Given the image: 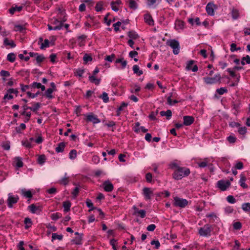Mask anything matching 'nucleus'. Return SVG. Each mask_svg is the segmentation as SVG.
Segmentation results:
<instances>
[{
    "instance_id": "1",
    "label": "nucleus",
    "mask_w": 250,
    "mask_h": 250,
    "mask_svg": "<svg viewBox=\"0 0 250 250\" xmlns=\"http://www.w3.org/2000/svg\"><path fill=\"white\" fill-rule=\"evenodd\" d=\"M190 173L189 168L185 167H180L177 169L174 170L172 174V177L176 180H180L184 177L188 176Z\"/></svg>"
},
{
    "instance_id": "2",
    "label": "nucleus",
    "mask_w": 250,
    "mask_h": 250,
    "mask_svg": "<svg viewBox=\"0 0 250 250\" xmlns=\"http://www.w3.org/2000/svg\"><path fill=\"white\" fill-rule=\"evenodd\" d=\"M167 44L173 49V53L175 55H177L179 53L180 45L177 41L170 40L167 42Z\"/></svg>"
},
{
    "instance_id": "3",
    "label": "nucleus",
    "mask_w": 250,
    "mask_h": 250,
    "mask_svg": "<svg viewBox=\"0 0 250 250\" xmlns=\"http://www.w3.org/2000/svg\"><path fill=\"white\" fill-rule=\"evenodd\" d=\"M188 202L185 199H182L178 197L174 198L173 205L175 207L185 208L188 205Z\"/></svg>"
},
{
    "instance_id": "4",
    "label": "nucleus",
    "mask_w": 250,
    "mask_h": 250,
    "mask_svg": "<svg viewBox=\"0 0 250 250\" xmlns=\"http://www.w3.org/2000/svg\"><path fill=\"white\" fill-rule=\"evenodd\" d=\"M221 78L220 74H217L214 77H206L204 78V79L206 83L212 84L220 82Z\"/></svg>"
},
{
    "instance_id": "5",
    "label": "nucleus",
    "mask_w": 250,
    "mask_h": 250,
    "mask_svg": "<svg viewBox=\"0 0 250 250\" xmlns=\"http://www.w3.org/2000/svg\"><path fill=\"white\" fill-rule=\"evenodd\" d=\"M217 187L221 190L225 191L230 185V183L229 181L220 180L217 182Z\"/></svg>"
},
{
    "instance_id": "6",
    "label": "nucleus",
    "mask_w": 250,
    "mask_h": 250,
    "mask_svg": "<svg viewBox=\"0 0 250 250\" xmlns=\"http://www.w3.org/2000/svg\"><path fill=\"white\" fill-rule=\"evenodd\" d=\"M211 229L208 225H205L204 227L201 228L199 230L200 235L207 236L210 235Z\"/></svg>"
},
{
    "instance_id": "7",
    "label": "nucleus",
    "mask_w": 250,
    "mask_h": 250,
    "mask_svg": "<svg viewBox=\"0 0 250 250\" xmlns=\"http://www.w3.org/2000/svg\"><path fill=\"white\" fill-rule=\"evenodd\" d=\"M86 121L87 122H92L93 124H97L100 122V120L92 113L86 116Z\"/></svg>"
},
{
    "instance_id": "8",
    "label": "nucleus",
    "mask_w": 250,
    "mask_h": 250,
    "mask_svg": "<svg viewBox=\"0 0 250 250\" xmlns=\"http://www.w3.org/2000/svg\"><path fill=\"white\" fill-rule=\"evenodd\" d=\"M19 200L18 196H13L10 194L8 195V198L7 199V204L9 208H12L13 204H16Z\"/></svg>"
},
{
    "instance_id": "9",
    "label": "nucleus",
    "mask_w": 250,
    "mask_h": 250,
    "mask_svg": "<svg viewBox=\"0 0 250 250\" xmlns=\"http://www.w3.org/2000/svg\"><path fill=\"white\" fill-rule=\"evenodd\" d=\"M103 186L104 190L107 192H111L113 189V185L109 180L104 182Z\"/></svg>"
},
{
    "instance_id": "10",
    "label": "nucleus",
    "mask_w": 250,
    "mask_h": 250,
    "mask_svg": "<svg viewBox=\"0 0 250 250\" xmlns=\"http://www.w3.org/2000/svg\"><path fill=\"white\" fill-rule=\"evenodd\" d=\"M143 191L145 199L146 200L150 199L151 195H153V191L151 190V188H144Z\"/></svg>"
},
{
    "instance_id": "11",
    "label": "nucleus",
    "mask_w": 250,
    "mask_h": 250,
    "mask_svg": "<svg viewBox=\"0 0 250 250\" xmlns=\"http://www.w3.org/2000/svg\"><path fill=\"white\" fill-rule=\"evenodd\" d=\"M215 5L213 3L209 2L206 6V11L208 15L213 16L214 14V8Z\"/></svg>"
},
{
    "instance_id": "12",
    "label": "nucleus",
    "mask_w": 250,
    "mask_h": 250,
    "mask_svg": "<svg viewBox=\"0 0 250 250\" xmlns=\"http://www.w3.org/2000/svg\"><path fill=\"white\" fill-rule=\"evenodd\" d=\"M184 125H191L194 121V119L192 116H185L183 117Z\"/></svg>"
},
{
    "instance_id": "13",
    "label": "nucleus",
    "mask_w": 250,
    "mask_h": 250,
    "mask_svg": "<svg viewBox=\"0 0 250 250\" xmlns=\"http://www.w3.org/2000/svg\"><path fill=\"white\" fill-rule=\"evenodd\" d=\"M55 26L53 27V30H60L61 29L63 24L62 21H60L57 19H55L52 23Z\"/></svg>"
},
{
    "instance_id": "14",
    "label": "nucleus",
    "mask_w": 250,
    "mask_h": 250,
    "mask_svg": "<svg viewBox=\"0 0 250 250\" xmlns=\"http://www.w3.org/2000/svg\"><path fill=\"white\" fill-rule=\"evenodd\" d=\"M28 208L33 213H39L41 211L40 207L36 206L35 204H31L28 207Z\"/></svg>"
},
{
    "instance_id": "15",
    "label": "nucleus",
    "mask_w": 250,
    "mask_h": 250,
    "mask_svg": "<svg viewBox=\"0 0 250 250\" xmlns=\"http://www.w3.org/2000/svg\"><path fill=\"white\" fill-rule=\"evenodd\" d=\"M144 20L146 23L150 25H154V21L150 15L147 14L144 15Z\"/></svg>"
},
{
    "instance_id": "16",
    "label": "nucleus",
    "mask_w": 250,
    "mask_h": 250,
    "mask_svg": "<svg viewBox=\"0 0 250 250\" xmlns=\"http://www.w3.org/2000/svg\"><path fill=\"white\" fill-rule=\"evenodd\" d=\"M65 146V143L63 142H61L58 145V146L56 147L55 150L57 153L62 152L64 151Z\"/></svg>"
},
{
    "instance_id": "17",
    "label": "nucleus",
    "mask_w": 250,
    "mask_h": 250,
    "mask_svg": "<svg viewBox=\"0 0 250 250\" xmlns=\"http://www.w3.org/2000/svg\"><path fill=\"white\" fill-rule=\"evenodd\" d=\"M71 203L69 201H66L63 202V207L64 208V211L67 212L70 210Z\"/></svg>"
},
{
    "instance_id": "18",
    "label": "nucleus",
    "mask_w": 250,
    "mask_h": 250,
    "mask_svg": "<svg viewBox=\"0 0 250 250\" xmlns=\"http://www.w3.org/2000/svg\"><path fill=\"white\" fill-rule=\"evenodd\" d=\"M241 178L240 179V184L242 187L244 188H248L247 185L245 183V181L246 180V178L245 176L243 174H241Z\"/></svg>"
},
{
    "instance_id": "19",
    "label": "nucleus",
    "mask_w": 250,
    "mask_h": 250,
    "mask_svg": "<svg viewBox=\"0 0 250 250\" xmlns=\"http://www.w3.org/2000/svg\"><path fill=\"white\" fill-rule=\"evenodd\" d=\"M160 115L162 116H166L167 119H169L172 116V112L170 110H167L166 111H162L160 112Z\"/></svg>"
},
{
    "instance_id": "20",
    "label": "nucleus",
    "mask_w": 250,
    "mask_h": 250,
    "mask_svg": "<svg viewBox=\"0 0 250 250\" xmlns=\"http://www.w3.org/2000/svg\"><path fill=\"white\" fill-rule=\"evenodd\" d=\"M23 7L22 6H16V7H12L11 8L9 9V13L13 15L14 14L16 11H18L19 12L21 11Z\"/></svg>"
},
{
    "instance_id": "21",
    "label": "nucleus",
    "mask_w": 250,
    "mask_h": 250,
    "mask_svg": "<svg viewBox=\"0 0 250 250\" xmlns=\"http://www.w3.org/2000/svg\"><path fill=\"white\" fill-rule=\"evenodd\" d=\"M82 235L83 234H81V235L78 237H75L74 239L72 240L74 243L77 245H81L82 244Z\"/></svg>"
},
{
    "instance_id": "22",
    "label": "nucleus",
    "mask_w": 250,
    "mask_h": 250,
    "mask_svg": "<svg viewBox=\"0 0 250 250\" xmlns=\"http://www.w3.org/2000/svg\"><path fill=\"white\" fill-rule=\"evenodd\" d=\"M128 36L131 39L135 40L139 37V36L134 31H130L128 33Z\"/></svg>"
},
{
    "instance_id": "23",
    "label": "nucleus",
    "mask_w": 250,
    "mask_h": 250,
    "mask_svg": "<svg viewBox=\"0 0 250 250\" xmlns=\"http://www.w3.org/2000/svg\"><path fill=\"white\" fill-rule=\"evenodd\" d=\"M16 59V55L13 53H10L7 56V60L11 62H13Z\"/></svg>"
},
{
    "instance_id": "24",
    "label": "nucleus",
    "mask_w": 250,
    "mask_h": 250,
    "mask_svg": "<svg viewBox=\"0 0 250 250\" xmlns=\"http://www.w3.org/2000/svg\"><path fill=\"white\" fill-rule=\"evenodd\" d=\"M133 71L134 74L140 76L143 74V71L139 70V67L137 65H134L133 66Z\"/></svg>"
},
{
    "instance_id": "25",
    "label": "nucleus",
    "mask_w": 250,
    "mask_h": 250,
    "mask_svg": "<svg viewBox=\"0 0 250 250\" xmlns=\"http://www.w3.org/2000/svg\"><path fill=\"white\" fill-rule=\"evenodd\" d=\"M4 44L5 45H9L11 47H14L16 46V44L14 43L13 41H9L7 38H5L4 40Z\"/></svg>"
},
{
    "instance_id": "26",
    "label": "nucleus",
    "mask_w": 250,
    "mask_h": 250,
    "mask_svg": "<svg viewBox=\"0 0 250 250\" xmlns=\"http://www.w3.org/2000/svg\"><path fill=\"white\" fill-rule=\"evenodd\" d=\"M231 15L232 18L236 20L239 17V12L238 10L233 8L231 11Z\"/></svg>"
},
{
    "instance_id": "27",
    "label": "nucleus",
    "mask_w": 250,
    "mask_h": 250,
    "mask_svg": "<svg viewBox=\"0 0 250 250\" xmlns=\"http://www.w3.org/2000/svg\"><path fill=\"white\" fill-rule=\"evenodd\" d=\"M53 89L51 88H48L45 91L44 95L47 98L49 99H51L53 98L52 95H51L53 91Z\"/></svg>"
},
{
    "instance_id": "28",
    "label": "nucleus",
    "mask_w": 250,
    "mask_h": 250,
    "mask_svg": "<svg viewBox=\"0 0 250 250\" xmlns=\"http://www.w3.org/2000/svg\"><path fill=\"white\" fill-rule=\"evenodd\" d=\"M89 81L94 83L96 85H98L100 83V79H96L94 76H90L89 77Z\"/></svg>"
},
{
    "instance_id": "29",
    "label": "nucleus",
    "mask_w": 250,
    "mask_h": 250,
    "mask_svg": "<svg viewBox=\"0 0 250 250\" xmlns=\"http://www.w3.org/2000/svg\"><path fill=\"white\" fill-rule=\"evenodd\" d=\"M86 206H87V207L90 208L88 210L89 212L91 211L92 210L96 209L97 208H96L93 207V203H92L91 200H89V199H87L86 200Z\"/></svg>"
},
{
    "instance_id": "30",
    "label": "nucleus",
    "mask_w": 250,
    "mask_h": 250,
    "mask_svg": "<svg viewBox=\"0 0 250 250\" xmlns=\"http://www.w3.org/2000/svg\"><path fill=\"white\" fill-rule=\"evenodd\" d=\"M77 152L75 149H72L70 151L69 156L71 160L74 159L77 157Z\"/></svg>"
},
{
    "instance_id": "31",
    "label": "nucleus",
    "mask_w": 250,
    "mask_h": 250,
    "mask_svg": "<svg viewBox=\"0 0 250 250\" xmlns=\"http://www.w3.org/2000/svg\"><path fill=\"white\" fill-rule=\"evenodd\" d=\"M129 7L132 9H136L137 8V4L133 0H129Z\"/></svg>"
},
{
    "instance_id": "32",
    "label": "nucleus",
    "mask_w": 250,
    "mask_h": 250,
    "mask_svg": "<svg viewBox=\"0 0 250 250\" xmlns=\"http://www.w3.org/2000/svg\"><path fill=\"white\" fill-rule=\"evenodd\" d=\"M116 63H121L122 64V68H124L125 67L127 64L126 61H124L123 58L118 59L116 61Z\"/></svg>"
},
{
    "instance_id": "33",
    "label": "nucleus",
    "mask_w": 250,
    "mask_h": 250,
    "mask_svg": "<svg viewBox=\"0 0 250 250\" xmlns=\"http://www.w3.org/2000/svg\"><path fill=\"white\" fill-rule=\"evenodd\" d=\"M46 157L44 155H40L38 159V162L40 165H42L45 161Z\"/></svg>"
},
{
    "instance_id": "34",
    "label": "nucleus",
    "mask_w": 250,
    "mask_h": 250,
    "mask_svg": "<svg viewBox=\"0 0 250 250\" xmlns=\"http://www.w3.org/2000/svg\"><path fill=\"white\" fill-rule=\"evenodd\" d=\"M24 222V224L26 225V226L25 227V229H27L30 227H31V226L32 225V221L30 218H29L28 217L25 218Z\"/></svg>"
},
{
    "instance_id": "35",
    "label": "nucleus",
    "mask_w": 250,
    "mask_h": 250,
    "mask_svg": "<svg viewBox=\"0 0 250 250\" xmlns=\"http://www.w3.org/2000/svg\"><path fill=\"white\" fill-rule=\"evenodd\" d=\"M99 97L102 98L104 103H107L109 101L108 94L106 92H103V94Z\"/></svg>"
},
{
    "instance_id": "36",
    "label": "nucleus",
    "mask_w": 250,
    "mask_h": 250,
    "mask_svg": "<svg viewBox=\"0 0 250 250\" xmlns=\"http://www.w3.org/2000/svg\"><path fill=\"white\" fill-rule=\"evenodd\" d=\"M15 162H16V166L19 167H21L23 166V163L21 158L20 157H16L15 158Z\"/></svg>"
},
{
    "instance_id": "37",
    "label": "nucleus",
    "mask_w": 250,
    "mask_h": 250,
    "mask_svg": "<svg viewBox=\"0 0 250 250\" xmlns=\"http://www.w3.org/2000/svg\"><path fill=\"white\" fill-rule=\"evenodd\" d=\"M49 41L47 39H45L44 41V42L42 43L41 44V46L40 47V48L41 49H43L45 48L48 47L49 46Z\"/></svg>"
},
{
    "instance_id": "38",
    "label": "nucleus",
    "mask_w": 250,
    "mask_h": 250,
    "mask_svg": "<svg viewBox=\"0 0 250 250\" xmlns=\"http://www.w3.org/2000/svg\"><path fill=\"white\" fill-rule=\"evenodd\" d=\"M41 92L40 91H37L35 94L32 93L31 92H27V94L29 98H34L37 97L39 95L41 94Z\"/></svg>"
},
{
    "instance_id": "39",
    "label": "nucleus",
    "mask_w": 250,
    "mask_h": 250,
    "mask_svg": "<svg viewBox=\"0 0 250 250\" xmlns=\"http://www.w3.org/2000/svg\"><path fill=\"white\" fill-rule=\"evenodd\" d=\"M184 22L180 21V20H177L176 21V26L179 28V29H182L184 28Z\"/></svg>"
},
{
    "instance_id": "40",
    "label": "nucleus",
    "mask_w": 250,
    "mask_h": 250,
    "mask_svg": "<svg viewBox=\"0 0 250 250\" xmlns=\"http://www.w3.org/2000/svg\"><path fill=\"white\" fill-rule=\"evenodd\" d=\"M63 237L62 235L60 234L58 235L57 233H54L52 234V241H53L54 240L57 239L59 240H62Z\"/></svg>"
},
{
    "instance_id": "41",
    "label": "nucleus",
    "mask_w": 250,
    "mask_h": 250,
    "mask_svg": "<svg viewBox=\"0 0 250 250\" xmlns=\"http://www.w3.org/2000/svg\"><path fill=\"white\" fill-rule=\"evenodd\" d=\"M242 208L245 211H250V203H244L242 206Z\"/></svg>"
},
{
    "instance_id": "42",
    "label": "nucleus",
    "mask_w": 250,
    "mask_h": 250,
    "mask_svg": "<svg viewBox=\"0 0 250 250\" xmlns=\"http://www.w3.org/2000/svg\"><path fill=\"white\" fill-rule=\"evenodd\" d=\"M244 61H246V62L248 64L250 63V57L249 55H247L246 57H244L242 59V61L241 62V64L242 65H245V62H244Z\"/></svg>"
},
{
    "instance_id": "43",
    "label": "nucleus",
    "mask_w": 250,
    "mask_h": 250,
    "mask_svg": "<svg viewBox=\"0 0 250 250\" xmlns=\"http://www.w3.org/2000/svg\"><path fill=\"white\" fill-rule=\"evenodd\" d=\"M103 3L102 1L98 2L95 6V10L96 11L99 12L103 9Z\"/></svg>"
},
{
    "instance_id": "44",
    "label": "nucleus",
    "mask_w": 250,
    "mask_h": 250,
    "mask_svg": "<svg viewBox=\"0 0 250 250\" xmlns=\"http://www.w3.org/2000/svg\"><path fill=\"white\" fill-rule=\"evenodd\" d=\"M25 29V28L24 26L21 25H16L15 26V31H20L22 32L23 30Z\"/></svg>"
},
{
    "instance_id": "45",
    "label": "nucleus",
    "mask_w": 250,
    "mask_h": 250,
    "mask_svg": "<svg viewBox=\"0 0 250 250\" xmlns=\"http://www.w3.org/2000/svg\"><path fill=\"white\" fill-rule=\"evenodd\" d=\"M41 104L40 103H37L35 104L34 107H31L30 110L34 112H37V110L40 108Z\"/></svg>"
},
{
    "instance_id": "46",
    "label": "nucleus",
    "mask_w": 250,
    "mask_h": 250,
    "mask_svg": "<svg viewBox=\"0 0 250 250\" xmlns=\"http://www.w3.org/2000/svg\"><path fill=\"white\" fill-rule=\"evenodd\" d=\"M2 147L5 150H8L10 148V142L9 141L3 142L2 144Z\"/></svg>"
},
{
    "instance_id": "47",
    "label": "nucleus",
    "mask_w": 250,
    "mask_h": 250,
    "mask_svg": "<svg viewBox=\"0 0 250 250\" xmlns=\"http://www.w3.org/2000/svg\"><path fill=\"white\" fill-rule=\"evenodd\" d=\"M227 91V89L224 87H221L216 90V92L220 95H223L225 93H226Z\"/></svg>"
},
{
    "instance_id": "48",
    "label": "nucleus",
    "mask_w": 250,
    "mask_h": 250,
    "mask_svg": "<svg viewBox=\"0 0 250 250\" xmlns=\"http://www.w3.org/2000/svg\"><path fill=\"white\" fill-rule=\"evenodd\" d=\"M233 228L235 229L239 230L242 228V224L240 222H236L233 224Z\"/></svg>"
},
{
    "instance_id": "49",
    "label": "nucleus",
    "mask_w": 250,
    "mask_h": 250,
    "mask_svg": "<svg viewBox=\"0 0 250 250\" xmlns=\"http://www.w3.org/2000/svg\"><path fill=\"white\" fill-rule=\"evenodd\" d=\"M227 201L230 203L234 204L236 202L235 199L232 195H229L227 197Z\"/></svg>"
},
{
    "instance_id": "50",
    "label": "nucleus",
    "mask_w": 250,
    "mask_h": 250,
    "mask_svg": "<svg viewBox=\"0 0 250 250\" xmlns=\"http://www.w3.org/2000/svg\"><path fill=\"white\" fill-rule=\"evenodd\" d=\"M83 60L85 63H86L89 61H91L92 58L90 56H89L88 54H85L83 57Z\"/></svg>"
},
{
    "instance_id": "51",
    "label": "nucleus",
    "mask_w": 250,
    "mask_h": 250,
    "mask_svg": "<svg viewBox=\"0 0 250 250\" xmlns=\"http://www.w3.org/2000/svg\"><path fill=\"white\" fill-rule=\"evenodd\" d=\"M151 245H155V248L158 249L160 247V244L158 240H152L150 243Z\"/></svg>"
},
{
    "instance_id": "52",
    "label": "nucleus",
    "mask_w": 250,
    "mask_h": 250,
    "mask_svg": "<svg viewBox=\"0 0 250 250\" xmlns=\"http://www.w3.org/2000/svg\"><path fill=\"white\" fill-rule=\"evenodd\" d=\"M158 110H157L156 112H151L150 114L149 115V118L152 120H154L156 119V116L158 114Z\"/></svg>"
},
{
    "instance_id": "53",
    "label": "nucleus",
    "mask_w": 250,
    "mask_h": 250,
    "mask_svg": "<svg viewBox=\"0 0 250 250\" xmlns=\"http://www.w3.org/2000/svg\"><path fill=\"white\" fill-rule=\"evenodd\" d=\"M61 217V215L59 213H53L51 214V218L53 220H57Z\"/></svg>"
},
{
    "instance_id": "54",
    "label": "nucleus",
    "mask_w": 250,
    "mask_h": 250,
    "mask_svg": "<svg viewBox=\"0 0 250 250\" xmlns=\"http://www.w3.org/2000/svg\"><path fill=\"white\" fill-rule=\"evenodd\" d=\"M26 128V125L24 124H21L19 127L16 128V130L18 133L21 132V129L24 130Z\"/></svg>"
},
{
    "instance_id": "55",
    "label": "nucleus",
    "mask_w": 250,
    "mask_h": 250,
    "mask_svg": "<svg viewBox=\"0 0 250 250\" xmlns=\"http://www.w3.org/2000/svg\"><path fill=\"white\" fill-rule=\"evenodd\" d=\"M230 51L231 52H234V51L240 50L241 49L240 47H236V44L235 43H232L230 45Z\"/></svg>"
},
{
    "instance_id": "56",
    "label": "nucleus",
    "mask_w": 250,
    "mask_h": 250,
    "mask_svg": "<svg viewBox=\"0 0 250 250\" xmlns=\"http://www.w3.org/2000/svg\"><path fill=\"white\" fill-rule=\"evenodd\" d=\"M194 63V61L193 60H190L189 62H188L187 64L186 69L187 70H191V68H192V65Z\"/></svg>"
},
{
    "instance_id": "57",
    "label": "nucleus",
    "mask_w": 250,
    "mask_h": 250,
    "mask_svg": "<svg viewBox=\"0 0 250 250\" xmlns=\"http://www.w3.org/2000/svg\"><path fill=\"white\" fill-rule=\"evenodd\" d=\"M146 179L147 182L151 183L152 179V175L151 173H147L146 175Z\"/></svg>"
},
{
    "instance_id": "58",
    "label": "nucleus",
    "mask_w": 250,
    "mask_h": 250,
    "mask_svg": "<svg viewBox=\"0 0 250 250\" xmlns=\"http://www.w3.org/2000/svg\"><path fill=\"white\" fill-rule=\"evenodd\" d=\"M44 57L42 55H38L36 57V61L37 63H39L42 62L44 60Z\"/></svg>"
},
{
    "instance_id": "59",
    "label": "nucleus",
    "mask_w": 250,
    "mask_h": 250,
    "mask_svg": "<svg viewBox=\"0 0 250 250\" xmlns=\"http://www.w3.org/2000/svg\"><path fill=\"white\" fill-rule=\"evenodd\" d=\"M22 192H23V194L24 196H25L27 198H32V194L30 190L24 191L23 190H22Z\"/></svg>"
},
{
    "instance_id": "60",
    "label": "nucleus",
    "mask_w": 250,
    "mask_h": 250,
    "mask_svg": "<svg viewBox=\"0 0 250 250\" xmlns=\"http://www.w3.org/2000/svg\"><path fill=\"white\" fill-rule=\"evenodd\" d=\"M41 85V83L37 82H34L31 85H30V87L32 88H40V87Z\"/></svg>"
},
{
    "instance_id": "61",
    "label": "nucleus",
    "mask_w": 250,
    "mask_h": 250,
    "mask_svg": "<svg viewBox=\"0 0 250 250\" xmlns=\"http://www.w3.org/2000/svg\"><path fill=\"white\" fill-rule=\"evenodd\" d=\"M236 140V138L233 136L230 135L227 138V140L230 143H234L235 142Z\"/></svg>"
},
{
    "instance_id": "62",
    "label": "nucleus",
    "mask_w": 250,
    "mask_h": 250,
    "mask_svg": "<svg viewBox=\"0 0 250 250\" xmlns=\"http://www.w3.org/2000/svg\"><path fill=\"white\" fill-rule=\"evenodd\" d=\"M79 192V188L78 187H76L72 192L73 197L76 198L78 196Z\"/></svg>"
},
{
    "instance_id": "63",
    "label": "nucleus",
    "mask_w": 250,
    "mask_h": 250,
    "mask_svg": "<svg viewBox=\"0 0 250 250\" xmlns=\"http://www.w3.org/2000/svg\"><path fill=\"white\" fill-rule=\"evenodd\" d=\"M0 75L2 77H9L10 76V73L7 71L2 70L0 72Z\"/></svg>"
},
{
    "instance_id": "64",
    "label": "nucleus",
    "mask_w": 250,
    "mask_h": 250,
    "mask_svg": "<svg viewBox=\"0 0 250 250\" xmlns=\"http://www.w3.org/2000/svg\"><path fill=\"white\" fill-rule=\"evenodd\" d=\"M24 243L23 241H21L19 243L18 245L17 246L18 249L19 250H25L24 248L23 247L24 245Z\"/></svg>"
}]
</instances>
